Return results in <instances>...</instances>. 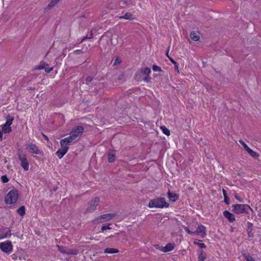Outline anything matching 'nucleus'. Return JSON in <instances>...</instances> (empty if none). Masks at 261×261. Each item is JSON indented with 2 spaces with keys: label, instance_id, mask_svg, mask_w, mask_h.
<instances>
[{
  "label": "nucleus",
  "instance_id": "49530a36",
  "mask_svg": "<svg viewBox=\"0 0 261 261\" xmlns=\"http://www.w3.org/2000/svg\"><path fill=\"white\" fill-rule=\"evenodd\" d=\"M93 38V36L92 31H91L90 35V36L88 37V36H86V37L83 38L82 40L81 41V42L82 41H83L84 40L86 39H91V38Z\"/></svg>",
  "mask_w": 261,
  "mask_h": 261
},
{
  "label": "nucleus",
  "instance_id": "7c9ffc66",
  "mask_svg": "<svg viewBox=\"0 0 261 261\" xmlns=\"http://www.w3.org/2000/svg\"><path fill=\"white\" fill-rule=\"evenodd\" d=\"M244 257L245 258L246 261H255L253 258L250 255L249 253H246L244 252L242 253Z\"/></svg>",
  "mask_w": 261,
  "mask_h": 261
},
{
  "label": "nucleus",
  "instance_id": "5701e85b",
  "mask_svg": "<svg viewBox=\"0 0 261 261\" xmlns=\"http://www.w3.org/2000/svg\"><path fill=\"white\" fill-rule=\"evenodd\" d=\"M118 252H119V250L118 249L113 248H107L104 250V253H105L113 254Z\"/></svg>",
  "mask_w": 261,
  "mask_h": 261
},
{
  "label": "nucleus",
  "instance_id": "473e14b6",
  "mask_svg": "<svg viewBox=\"0 0 261 261\" xmlns=\"http://www.w3.org/2000/svg\"><path fill=\"white\" fill-rule=\"evenodd\" d=\"M142 72H141L140 71H138L135 74V80H136L137 81H141L142 79Z\"/></svg>",
  "mask_w": 261,
  "mask_h": 261
},
{
  "label": "nucleus",
  "instance_id": "58836bf2",
  "mask_svg": "<svg viewBox=\"0 0 261 261\" xmlns=\"http://www.w3.org/2000/svg\"><path fill=\"white\" fill-rule=\"evenodd\" d=\"M193 243L194 244L199 246L200 248H205L206 247V246L204 243H201L196 241H194Z\"/></svg>",
  "mask_w": 261,
  "mask_h": 261
},
{
  "label": "nucleus",
  "instance_id": "bf43d9fd",
  "mask_svg": "<svg viewBox=\"0 0 261 261\" xmlns=\"http://www.w3.org/2000/svg\"><path fill=\"white\" fill-rule=\"evenodd\" d=\"M2 137H3V132L2 129L0 128V139L1 140H2Z\"/></svg>",
  "mask_w": 261,
  "mask_h": 261
},
{
  "label": "nucleus",
  "instance_id": "b1692460",
  "mask_svg": "<svg viewBox=\"0 0 261 261\" xmlns=\"http://www.w3.org/2000/svg\"><path fill=\"white\" fill-rule=\"evenodd\" d=\"M206 258V253L201 250L198 252V260H205Z\"/></svg>",
  "mask_w": 261,
  "mask_h": 261
},
{
  "label": "nucleus",
  "instance_id": "c9c22d12",
  "mask_svg": "<svg viewBox=\"0 0 261 261\" xmlns=\"http://www.w3.org/2000/svg\"><path fill=\"white\" fill-rule=\"evenodd\" d=\"M110 225H111V224H110V223L108 224L103 225L101 228V232H103L105 230H107V229H111V228L110 227Z\"/></svg>",
  "mask_w": 261,
  "mask_h": 261
},
{
  "label": "nucleus",
  "instance_id": "1a4fd4ad",
  "mask_svg": "<svg viewBox=\"0 0 261 261\" xmlns=\"http://www.w3.org/2000/svg\"><path fill=\"white\" fill-rule=\"evenodd\" d=\"M115 216V214L114 213H109L106 214H103L99 216L96 219V221L97 223H102L105 221H108L111 220L112 218Z\"/></svg>",
  "mask_w": 261,
  "mask_h": 261
},
{
  "label": "nucleus",
  "instance_id": "412c9836",
  "mask_svg": "<svg viewBox=\"0 0 261 261\" xmlns=\"http://www.w3.org/2000/svg\"><path fill=\"white\" fill-rule=\"evenodd\" d=\"M120 19H124L128 20H132L134 19L133 15L131 13L127 12L124 15L119 17Z\"/></svg>",
  "mask_w": 261,
  "mask_h": 261
},
{
  "label": "nucleus",
  "instance_id": "72a5a7b5",
  "mask_svg": "<svg viewBox=\"0 0 261 261\" xmlns=\"http://www.w3.org/2000/svg\"><path fill=\"white\" fill-rule=\"evenodd\" d=\"M57 247L58 248L59 251H60L61 253L65 254L66 249V247L57 245Z\"/></svg>",
  "mask_w": 261,
  "mask_h": 261
},
{
  "label": "nucleus",
  "instance_id": "8fccbe9b",
  "mask_svg": "<svg viewBox=\"0 0 261 261\" xmlns=\"http://www.w3.org/2000/svg\"><path fill=\"white\" fill-rule=\"evenodd\" d=\"M53 70V67L48 68V67H47V66H46V68H45V71L47 73H49Z\"/></svg>",
  "mask_w": 261,
  "mask_h": 261
},
{
  "label": "nucleus",
  "instance_id": "0eeeda50",
  "mask_svg": "<svg viewBox=\"0 0 261 261\" xmlns=\"http://www.w3.org/2000/svg\"><path fill=\"white\" fill-rule=\"evenodd\" d=\"M84 131V127L82 126H77L73 128L70 132V134L76 140V139L82 136Z\"/></svg>",
  "mask_w": 261,
  "mask_h": 261
},
{
  "label": "nucleus",
  "instance_id": "09e8293b",
  "mask_svg": "<svg viewBox=\"0 0 261 261\" xmlns=\"http://www.w3.org/2000/svg\"><path fill=\"white\" fill-rule=\"evenodd\" d=\"M73 53L74 54H79H79H83L84 51L81 49H77V50H74Z\"/></svg>",
  "mask_w": 261,
  "mask_h": 261
},
{
  "label": "nucleus",
  "instance_id": "c85d7f7f",
  "mask_svg": "<svg viewBox=\"0 0 261 261\" xmlns=\"http://www.w3.org/2000/svg\"><path fill=\"white\" fill-rule=\"evenodd\" d=\"M17 213L21 216H23L25 215V207L24 206H20L17 210Z\"/></svg>",
  "mask_w": 261,
  "mask_h": 261
},
{
  "label": "nucleus",
  "instance_id": "0e129e2a",
  "mask_svg": "<svg viewBox=\"0 0 261 261\" xmlns=\"http://www.w3.org/2000/svg\"><path fill=\"white\" fill-rule=\"evenodd\" d=\"M198 261H205V260H198Z\"/></svg>",
  "mask_w": 261,
  "mask_h": 261
},
{
  "label": "nucleus",
  "instance_id": "052dcab7",
  "mask_svg": "<svg viewBox=\"0 0 261 261\" xmlns=\"http://www.w3.org/2000/svg\"><path fill=\"white\" fill-rule=\"evenodd\" d=\"M44 138H45V139L46 140H48V137H47L46 136L44 135Z\"/></svg>",
  "mask_w": 261,
  "mask_h": 261
},
{
  "label": "nucleus",
  "instance_id": "f257e3e1",
  "mask_svg": "<svg viewBox=\"0 0 261 261\" xmlns=\"http://www.w3.org/2000/svg\"><path fill=\"white\" fill-rule=\"evenodd\" d=\"M169 204L166 202L165 199L163 197L154 198L150 201L148 206L150 208L168 207Z\"/></svg>",
  "mask_w": 261,
  "mask_h": 261
},
{
  "label": "nucleus",
  "instance_id": "a18cd8bd",
  "mask_svg": "<svg viewBox=\"0 0 261 261\" xmlns=\"http://www.w3.org/2000/svg\"><path fill=\"white\" fill-rule=\"evenodd\" d=\"M93 80V77L91 76H87L86 79V83L87 85H89V83Z\"/></svg>",
  "mask_w": 261,
  "mask_h": 261
},
{
  "label": "nucleus",
  "instance_id": "423d86ee",
  "mask_svg": "<svg viewBox=\"0 0 261 261\" xmlns=\"http://www.w3.org/2000/svg\"><path fill=\"white\" fill-rule=\"evenodd\" d=\"M99 201L100 199L98 197H95L89 202L86 211L89 212H93L96 209V207L98 205Z\"/></svg>",
  "mask_w": 261,
  "mask_h": 261
},
{
  "label": "nucleus",
  "instance_id": "f3484780",
  "mask_svg": "<svg viewBox=\"0 0 261 261\" xmlns=\"http://www.w3.org/2000/svg\"><path fill=\"white\" fill-rule=\"evenodd\" d=\"M60 0H51V1L47 5V6L44 8L45 11H47L51 8L55 7Z\"/></svg>",
  "mask_w": 261,
  "mask_h": 261
},
{
  "label": "nucleus",
  "instance_id": "864d4df0",
  "mask_svg": "<svg viewBox=\"0 0 261 261\" xmlns=\"http://www.w3.org/2000/svg\"><path fill=\"white\" fill-rule=\"evenodd\" d=\"M124 76L123 74H122H122H120V75L118 76V80L119 81L122 80L124 79Z\"/></svg>",
  "mask_w": 261,
  "mask_h": 261
},
{
  "label": "nucleus",
  "instance_id": "a878e982",
  "mask_svg": "<svg viewBox=\"0 0 261 261\" xmlns=\"http://www.w3.org/2000/svg\"><path fill=\"white\" fill-rule=\"evenodd\" d=\"M6 119L7 121L5 123L6 126L8 125V126H10V125L12 124L13 121L14 120V117L10 115H8L6 117Z\"/></svg>",
  "mask_w": 261,
  "mask_h": 261
},
{
  "label": "nucleus",
  "instance_id": "9d476101",
  "mask_svg": "<svg viewBox=\"0 0 261 261\" xmlns=\"http://www.w3.org/2000/svg\"><path fill=\"white\" fill-rule=\"evenodd\" d=\"M136 4V0H120L119 1V5L121 7L125 8L135 6Z\"/></svg>",
  "mask_w": 261,
  "mask_h": 261
},
{
  "label": "nucleus",
  "instance_id": "680f3d73",
  "mask_svg": "<svg viewBox=\"0 0 261 261\" xmlns=\"http://www.w3.org/2000/svg\"><path fill=\"white\" fill-rule=\"evenodd\" d=\"M113 237V236H110L109 237H108L107 238H112Z\"/></svg>",
  "mask_w": 261,
  "mask_h": 261
},
{
  "label": "nucleus",
  "instance_id": "ddd939ff",
  "mask_svg": "<svg viewBox=\"0 0 261 261\" xmlns=\"http://www.w3.org/2000/svg\"><path fill=\"white\" fill-rule=\"evenodd\" d=\"M205 230L206 228L204 226L202 225H198L197 229L195 231H194L195 234H199L201 233V237L203 238L206 235Z\"/></svg>",
  "mask_w": 261,
  "mask_h": 261
},
{
  "label": "nucleus",
  "instance_id": "f8f14e48",
  "mask_svg": "<svg viewBox=\"0 0 261 261\" xmlns=\"http://www.w3.org/2000/svg\"><path fill=\"white\" fill-rule=\"evenodd\" d=\"M26 149L31 153L35 154H39L40 153V151L37 146L35 144L32 143L27 145L26 146Z\"/></svg>",
  "mask_w": 261,
  "mask_h": 261
},
{
  "label": "nucleus",
  "instance_id": "de8ad7c7",
  "mask_svg": "<svg viewBox=\"0 0 261 261\" xmlns=\"http://www.w3.org/2000/svg\"><path fill=\"white\" fill-rule=\"evenodd\" d=\"M151 78L148 75H146L144 78L143 79V81L145 82L148 83L150 81Z\"/></svg>",
  "mask_w": 261,
  "mask_h": 261
},
{
  "label": "nucleus",
  "instance_id": "c756f323",
  "mask_svg": "<svg viewBox=\"0 0 261 261\" xmlns=\"http://www.w3.org/2000/svg\"><path fill=\"white\" fill-rule=\"evenodd\" d=\"M140 71L142 72L143 75H148L151 72V70L149 68L146 67L144 68H142Z\"/></svg>",
  "mask_w": 261,
  "mask_h": 261
},
{
  "label": "nucleus",
  "instance_id": "39448f33",
  "mask_svg": "<svg viewBox=\"0 0 261 261\" xmlns=\"http://www.w3.org/2000/svg\"><path fill=\"white\" fill-rule=\"evenodd\" d=\"M239 142L243 146L245 150L250 154V155L254 159H257L259 157V154L257 152L253 151L250 149L242 140H240Z\"/></svg>",
  "mask_w": 261,
  "mask_h": 261
},
{
  "label": "nucleus",
  "instance_id": "6ab92c4d",
  "mask_svg": "<svg viewBox=\"0 0 261 261\" xmlns=\"http://www.w3.org/2000/svg\"><path fill=\"white\" fill-rule=\"evenodd\" d=\"M167 196L170 200L172 202L175 201L179 197L178 195L176 194H172L170 191L168 192Z\"/></svg>",
  "mask_w": 261,
  "mask_h": 261
},
{
  "label": "nucleus",
  "instance_id": "ea45409f",
  "mask_svg": "<svg viewBox=\"0 0 261 261\" xmlns=\"http://www.w3.org/2000/svg\"><path fill=\"white\" fill-rule=\"evenodd\" d=\"M253 224L251 222H248L247 223V232H251L252 230Z\"/></svg>",
  "mask_w": 261,
  "mask_h": 261
},
{
  "label": "nucleus",
  "instance_id": "393cba45",
  "mask_svg": "<svg viewBox=\"0 0 261 261\" xmlns=\"http://www.w3.org/2000/svg\"><path fill=\"white\" fill-rule=\"evenodd\" d=\"M108 162L109 163H113L115 160V154L113 151H111L108 153Z\"/></svg>",
  "mask_w": 261,
  "mask_h": 261
},
{
  "label": "nucleus",
  "instance_id": "20e7f679",
  "mask_svg": "<svg viewBox=\"0 0 261 261\" xmlns=\"http://www.w3.org/2000/svg\"><path fill=\"white\" fill-rule=\"evenodd\" d=\"M0 248L4 252L9 253L12 250V245L11 242L7 241L5 242L0 243Z\"/></svg>",
  "mask_w": 261,
  "mask_h": 261
},
{
  "label": "nucleus",
  "instance_id": "aec40b11",
  "mask_svg": "<svg viewBox=\"0 0 261 261\" xmlns=\"http://www.w3.org/2000/svg\"><path fill=\"white\" fill-rule=\"evenodd\" d=\"M79 253V251L75 249L67 248L66 247L65 254L67 255H76Z\"/></svg>",
  "mask_w": 261,
  "mask_h": 261
},
{
  "label": "nucleus",
  "instance_id": "4be33fe9",
  "mask_svg": "<svg viewBox=\"0 0 261 261\" xmlns=\"http://www.w3.org/2000/svg\"><path fill=\"white\" fill-rule=\"evenodd\" d=\"M75 140V139L74 138V137L70 133L69 136H68L64 139H62V142H63L65 141L67 144H68L69 145Z\"/></svg>",
  "mask_w": 261,
  "mask_h": 261
},
{
  "label": "nucleus",
  "instance_id": "a211bd4d",
  "mask_svg": "<svg viewBox=\"0 0 261 261\" xmlns=\"http://www.w3.org/2000/svg\"><path fill=\"white\" fill-rule=\"evenodd\" d=\"M68 148L66 147L64 149H59L56 152V155L61 159L67 152Z\"/></svg>",
  "mask_w": 261,
  "mask_h": 261
},
{
  "label": "nucleus",
  "instance_id": "bb28decb",
  "mask_svg": "<svg viewBox=\"0 0 261 261\" xmlns=\"http://www.w3.org/2000/svg\"><path fill=\"white\" fill-rule=\"evenodd\" d=\"M2 130L5 134H8L12 131V128L11 126H8V125L6 126V124L5 123L2 126Z\"/></svg>",
  "mask_w": 261,
  "mask_h": 261
},
{
  "label": "nucleus",
  "instance_id": "f03ea898",
  "mask_svg": "<svg viewBox=\"0 0 261 261\" xmlns=\"http://www.w3.org/2000/svg\"><path fill=\"white\" fill-rule=\"evenodd\" d=\"M18 199V191L16 189L10 190L6 195L5 202L6 204H14Z\"/></svg>",
  "mask_w": 261,
  "mask_h": 261
},
{
  "label": "nucleus",
  "instance_id": "4c0bfd02",
  "mask_svg": "<svg viewBox=\"0 0 261 261\" xmlns=\"http://www.w3.org/2000/svg\"><path fill=\"white\" fill-rule=\"evenodd\" d=\"M152 70L155 72H162L163 71L161 67L155 65L152 66Z\"/></svg>",
  "mask_w": 261,
  "mask_h": 261
},
{
  "label": "nucleus",
  "instance_id": "603ef678",
  "mask_svg": "<svg viewBox=\"0 0 261 261\" xmlns=\"http://www.w3.org/2000/svg\"><path fill=\"white\" fill-rule=\"evenodd\" d=\"M154 246L156 249H159V250L162 251V248H163V246H161L158 244L154 245Z\"/></svg>",
  "mask_w": 261,
  "mask_h": 261
},
{
  "label": "nucleus",
  "instance_id": "a19ab883",
  "mask_svg": "<svg viewBox=\"0 0 261 261\" xmlns=\"http://www.w3.org/2000/svg\"><path fill=\"white\" fill-rule=\"evenodd\" d=\"M184 229L185 230V231L189 234H191V235H194L195 234V232L194 231H191L189 227H187V226H184Z\"/></svg>",
  "mask_w": 261,
  "mask_h": 261
},
{
  "label": "nucleus",
  "instance_id": "5fc2aeb1",
  "mask_svg": "<svg viewBox=\"0 0 261 261\" xmlns=\"http://www.w3.org/2000/svg\"><path fill=\"white\" fill-rule=\"evenodd\" d=\"M236 199H237L239 202H242V199H241L239 196H238L237 195H235L234 196Z\"/></svg>",
  "mask_w": 261,
  "mask_h": 261
},
{
  "label": "nucleus",
  "instance_id": "4d7b16f0",
  "mask_svg": "<svg viewBox=\"0 0 261 261\" xmlns=\"http://www.w3.org/2000/svg\"><path fill=\"white\" fill-rule=\"evenodd\" d=\"M169 49H170V46H168V47L167 48V49L166 53V55L168 58H169V57H170L169 56Z\"/></svg>",
  "mask_w": 261,
  "mask_h": 261
},
{
  "label": "nucleus",
  "instance_id": "3c124183",
  "mask_svg": "<svg viewBox=\"0 0 261 261\" xmlns=\"http://www.w3.org/2000/svg\"><path fill=\"white\" fill-rule=\"evenodd\" d=\"M224 198V201L226 204H229V198L228 196H226Z\"/></svg>",
  "mask_w": 261,
  "mask_h": 261
},
{
  "label": "nucleus",
  "instance_id": "37998d69",
  "mask_svg": "<svg viewBox=\"0 0 261 261\" xmlns=\"http://www.w3.org/2000/svg\"><path fill=\"white\" fill-rule=\"evenodd\" d=\"M106 35L108 37L110 38L111 40L112 39V37L113 36V33L111 31H108L107 32H106Z\"/></svg>",
  "mask_w": 261,
  "mask_h": 261
},
{
  "label": "nucleus",
  "instance_id": "e2e57ef3",
  "mask_svg": "<svg viewBox=\"0 0 261 261\" xmlns=\"http://www.w3.org/2000/svg\"><path fill=\"white\" fill-rule=\"evenodd\" d=\"M34 88H30V90H33L34 89Z\"/></svg>",
  "mask_w": 261,
  "mask_h": 261
},
{
  "label": "nucleus",
  "instance_id": "6e6552de",
  "mask_svg": "<svg viewBox=\"0 0 261 261\" xmlns=\"http://www.w3.org/2000/svg\"><path fill=\"white\" fill-rule=\"evenodd\" d=\"M18 159L21 162V165L23 169L25 171H28L29 169V164L25 154L23 153H19L18 154Z\"/></svg>",
  "mask_w": 261,
  "mask_h": 261
},
{
  "label": "nucleus",
  "instance_id": "e433bc0d",
  "mask_svg": "<svg viewBox=\"0 0 261 261\" xmlns=\"http://www.w3.org/2000/svg\"><path fill=\"white\" fill-rule=\"evenodd\" d=\"M60 144H61V146L62 148V149H64L66 147L68 148V149H69V147L68 146V145H69V144H67L65 141L63 142L62 139H61L60 141Z\"/></svg>",
  "mask_w": 261,
  "mask_h": 261
},
{
  "label": "nucleus",
  "instance_id": "2f4dec72",
  "mask_svg": "<svg viewBox=\"0 0 261 261\" xmlns=\"http://www.w3.org/2000/svg\"><path fill=\"white\" fill-rule=\"evenodd\" d=\"M169 59L170 60V61L172 63H173V65H174V69H175V70L179 73V70H178V63L176 61H175L173 59H172L171 57H169Z\"/></svg>",
  "mask_w": 261,
  "mask_h": 261
},
{
  "label": "nucleus",
  "instance_id": "6e6d98bb",
  "mask_svg": "<svg viewBox=\"0 0 261 261\" xmlns=\"http://www.w3.org/2000/svg\"><path fill=\"white\" fill-rule=\"evenodd\" d=\"M222 192H223V196H224V197L226 196H227V192L225 190H224V189H223L222 190Z\"/></svg>",
  "mask_w": 261,
  "mask_h": 261
},
{
  "label": "nucleus",
  "instance_id": "79ce46f5",
  "mask_svg": "<svg viewBox=\"0 0 261 261\" xmlns=\"http://www.w3.org/2000/svg\"><path fill=\"white\" fill-rule=\"evenodd\" d=\"M1 179L3 183H6L9 181V179L6 175H2Z\"/></svg>",
  "mask_w": 261,
  "mask_h": 261
},
{
  "label": "nucleus",
  "instance_id": "2eb2a0df",
  "mask_svg": "<svg viewBox=\"0 0 261 261\" xmlns=\"http://www.w3.org/2000/svg\"><path fill=\"white\" fill-rule=\"evenodd\" d=\"M175 247V245L173 243H168L166 246L163 247L162 251L164 252H168L172 251Z\"/></svg>",
  "mask_w": 261,
  "mask_h": 261
},
{
  "label": "nucleus",
  "instance_id": "7ed1b4c3",
  "mask_svg": "<svg viewBox=\"0 0 261 261\" xmlns=\"http://www.w3.org/2000/svg\"><path fill=\"white\" fill-rule=\"evenodd\" d=\"M233 208L232 211L236 214H249V211H252V208L248 204H235L232 205Z\"/></svg>",
  "mask_w": 261,
  "mask_h": 261
},
{
  "label": "nucleus",
  "instance_id": "9b49d317",
  "mask_svg": "<svg viewBox=\"0 0 261 261\" xmlns=\"http://www.w3.org/2000/svg\"><path fill=\"white\" fill-rule=\"evenodd\" d=\"M11 230L8 228H5L0 229V239L10 238L11 236Z\"/></svg>",
  "mask_w": 261,
  "mask_h": 261
},
{
  "label": "nucleus",
  "instance_id": "cd10ccee",
  "mask_svg": "<svg viewBox=\"0 0 261 261\" xmlns=\"http://www.w3.org/2000/svg\"><path fill=\"white\" fill-rule=\"evenodd\" d=\"M48 64L45 63L44 61H41L39 65L35 68V69L41 70L46 68V66H48Z\"/></svg>",
  "mask_w": 261,
  "mask_h": 261
},
{
  "label": "nucleus",
  "instance_id": "f704fd0d",
  "mask_svg": "<svg viewBox=\"0 0 261 261\" xmlns=\"http://www.w3.org/2000/svg\"><path fill=\"white\" fill-rule=\"evenodd\" d=\"M161 128L162 130L163 133L167 136H169L170 135V130L168 129L166 126H163L161 127Z\"/></svg>",
  "mask_w": 261,
  "mask_h": 261
},
{
  "label": "nucleus",
  "instance_id": "13d9d810",
  "mask_svg": "<svg viewBox=\"0 0 261 261\" xmlns=\"http://www.w3.org/2000/svg\"><path fill=\"white\" fill-rule=\"evenodd\" d=\"M247 233L249 237L252 238L253 237V234L251 232H247Z\"/></svg>",
  "mask_w": 261,
  "mask_h": 261
},
{
  "label": "nucleus",
  "instance_id": "c03bdc74",
  "mask_svg": "<svg viewBox=\"0 0 261 261\" xmlns=\"http://www.w3.org/2000/svg\"><path fill=\"white\" fill-rule=\"evenodd\" d=\"M121 63V60L118 57H117L113 63V66L117 65L118 64H119Z\"/></svg>",
  "mask_w": 261,
  "mask_h": 261
},
{
  "label": "nucleus",
  "instance_id": "dca6fc26",
  "mask_svg": "<svg viewBox=\"0 0 261 261\" xmlns=\"http://www.w3.org/2000/svg\"><path fill=\"white\" fill-rule=\"evenodd\" d=\"M200 34L198 31H192L190 34V38L191 39L194 41H197L199 40L200 38Z\"/></svg>",
  "mask_w": 261,
  "mask_h": 261
},
{
  "label": "nucleus",
  "instance_id": "4468645a",
  "mask_svg": "<svg viewBox=\"0 0 261 261\" xmlns=\"http://www.w3.org/2000/svg\"><path fill=\"white\" fill-rule=\"evenodd\" d=\"M223 215L224 217L227 219V220L229 221V222H233L236 221V218L234 215L230 213L228 211H225L223 212Z\"/></svg>",
  "mask_w": 261,
  "mask_h": 261
}]
</instances>
